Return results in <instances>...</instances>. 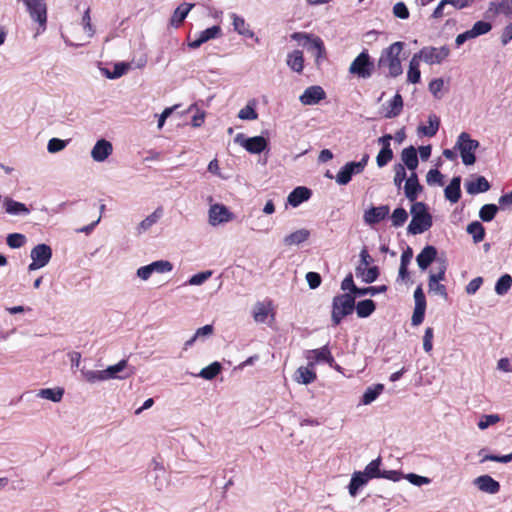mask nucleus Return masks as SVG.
Returning a JSON list of instances; mask_svg holds the SVG:
<instances>
[{"mask_svg": "<svg viewBox=\"0 0 512 512\" xmlns=\"http://www.w3.org/2000/svg\"><path fill=\"white\" fill-rule=\"evenodd\" d=\"M404 43L397 41L383 49L378 59L377 66L383 69L387 77L396 78L403 73L400 54L403 51Z\"/></svg>", "mask_w": 512, "mask_h": 512, "instance_id": "1", "label": "nucleus"}, {"mask_svg": "<svg viewBox=\"0 0 512 512\" xmlns=\"http://www.w3.org/2000/svg\"><path fill=\"white\" fill-rule=\"evenodd\" d=\"M412 220L408 225L409 234L417 235L427 231L433 224L432 216L423 202H415L411 206Z\"/></svg>", "mask_w": 512, "mask_h": 512, "instance_id": "2", "label": "nucleus"}, {"mask_svg": "<svg viewBox=\"0 0 512 512\" xmlns=\"http://www.w3.org/2000/svg\"><path fill=\"white\" fill-rule=\"evenodd\" d=\"M355 309V297L345 293L333 298L331 320L334 326H338L343 318L350 315Z\"/></svg>", "mask_w": 512, "mask_h": 512, "instance_id": "3", "label": "nucleus"}, {"mask_svg": "<svg viewBox=\"0 0 512 512\" xmlns=\"http://www.w3.org/2000/svg\"><path fill=\"white\" fill-rule=\"evenodd\" d=\"M376 66L374 60L364 49L350 64L349 73L359 79H369L373 76Z\"/></svg>", "mask_w": 512, "mask_h": 512, "instance_id": "4", "label": "nucleus"}, {"mask_svg": "<svg viewBox=\"0 0 512 512\" xmlns=\"http://www.w3.org/2000/svg\"><path fill=\"white\" fill-rule=\"evenodd\" d=\"M478 147L479 142L472 139L471 136L466 132H462L458 136L455 146V148L460 152L462 162L467 166L475 163V151Z\"/></svg>", "mask_w": 512, "mask_h": 512, "instance_id": "5", "label": "nucleus"}, {"mask_svg": "<svg viewBox=\"0 0 512 512\" xmlns=\"http://www.w3.org/2000/svg\"><path fill=\"white\" fill-rule=\"evenodd\" d=\"M369 156L366 154L360 161H351L346 163L335 176V181L339 185H347L354 175L362 173L367 165Z\"/></svg>", "mask_w": 512, "mask_h": 512, "instance_id": "6", "label": "nucleus"}, {"mask_svg": "<svg viewBox=\"0 0 512 512\" xmlns=\"http://www.w3.org/2000/svg\"><path fill=\"white\" fill-rule=\"evenodd\" d=\"M450 48L447 45L441 47L424 46L419 50L422 61L430 66L442 64L450 56Z\"/></svg>", "mask_w": 512, "mask_h": 512, "instance_id": "7", "label": "nucleus"}, {"mask_svg": "<svg viewBox=\"0 0 512 512\" xmlns=\"http://www.w3.org/2000/svg\"><path fill=\"white\" fill-rule=\"evenodd\" d=\"M32 262L28 266L29 271H35L45 267L52 258V249L47 244L36 245L30 253Z\"/></svg>", "mask_w": 512, "mask_h": 512, "instance_id": "8", "label": "nucleus"}, {"mask_svg": "<svg viewBox=\"0 0 512 512\" xmlns=\"http://www.w3.org/2000/svg\"><path fill=\"white\" fill-rule=\"evenodd\" d=\"M173 264L168 260H157L137 269L136 275L143 281H147L153 273L165 274L173 270Z\"/></svg>", "mask_w": 512, "mask_h": 512, "instance_id": "9", "label": "nucleus"}, {"mask_svg": "<svg viewBox=\"0 0 512 512\" xmlns=\"http://www.w3.org/2000/svg\"><path fill=\"white\" fill-rule=\"evenodd\" d=\"M35 22L45 29L47 22V8L44 0H21Z\"/></svg>", "mask_w": 512, "mask_h": 512, "instance_id": "10", "label": "nucleus"}, {"mask_svg": "<svg viewBox=\"0 0 512 512\" xmlns=\"http://www.w3.org/2000/svg\"><path fill=\"white\" fill-rule=\"evenodd\" d=\"M235 142L239 143L243 148L252 154H260L268 146V142L263 136H254L244 139L243 134H238L235 137Z\"/></svg>", "mask_w": 512, "mask_h": 512, "instance_id": "11", "label": "nucleus"}, {"mask_svg": "<svg viewBox=\"0 0 512 512\" xmlns=\"http://www.w3.org/2000/svg\"><path fill=\"white\" fill-rule=\"evenodd\" d=\"M222 36V29L218 25H214L209 27L201 32L195 34V38L189 41L188 46L191 49H197L202 44L208 42L209 40L216 39Z\"/></svg>", "mask_w": 512, "mask_h": 512, "instance_id": "12", "label": "nucleus"}, {"mask_svg": "<svg viewBox=\"0 0 512 512\" xmlns=\"http://www.w3.org/2000/svg\"><path fill=\"white\" fill-rule=\"evenodd\" d=\"M306 358L308 360V363H310V366H315L316 364L319 363H327L330 366H332L335 361L328 345H324L321 348L307 351Z\"/></svg>", "mask_w": 512, "mask_h": 512, "instance_id": "13", "label": "nucleus"}, {"mask_svg": "<svg viewBox=\"0 0 512 512\" xmlns=\"http://www.w3.org/2000/svg\"><path fill=\"white\" fill-rule=\"evenodd\" d=\"M326 98V93L321 86L313 85L304 90L299 100L303 105H316Z\"/></svg>", "mask_w": 512, "mask_h": 512, "instance_id": "14", "label": "nucleus"}, {"mask_svg": "<svg viewBox=\"0 0 512 512\" xmlns=\"http://www.w3.org/2000/svg\"><path fill=\"white\" fill-rule=\"evenodd\" d=\"M232 219V213L228 208L221 204H214L209 209V223L217 226L221 223L229 222Z\"/></svg>", "mask_w": 512, "mask_h": 512, "instance_id": "15", "label": "nucleus"}, {"mask_svg": "<svg viewBox=\"0 0 512 512\" xmlns=\"http://www.w3.org/2000/svg\"><path fill=\"white\" fill-rule=\"evenodd\" d=\"M164 215L162 206H158L151 214L145 217L136 227V235L140 236L148 232Z\"/></svg>", "mask_w": 512, "mask_h": 512, "instance_id": "16", "label": "nucleus"}, {"mask_svg": "<svg viewBox=\"0 0 512 512\" xmlns=\"http://www.w3.org/2000/svg\"><path fill=\"white\" fill-rule=\"evenodd\" d=\"M113 152L111 142L106 139L98 140L91 150V157L96 162H104Z\"/></svg>", "mask_w": 512, "mask_h": 512, "instance_id": "17", "label": "nucleus"}, {"mask_svg": "<svg viewBox=\"0 0 512 512\" xmlns=\"http://www.w3.org/2000/svg\"><path fill=\"white\" fill-rule=\"evenodd\" d=\"M308 51L312 52L315 57V63L319 66L326 59V49L322 39L318 36L310 38L308 43H303Z\"/></svg>", "mask_w": 512, "mask_h": 512, "instance_id": "18", "label": "nucleus"}, {"mask_svg": "<svg viewBox=\"0 0 512 512\" xmlns=\"http://www.w3.org/2000/svg\"><path fill=\"white\" fill-rule=\"evenodd\" d=\"M390 212V208L387 205H381L378 207H371L364 213V221L368 225H375L380 221L384 220Z\"/></svg>", "mask_w": 512, "mask_h": 512, "instance_id": "19", "label": "nucleus"}, {"mask_svg": "<svg viewBox=\"0 0 512 512\" xmlns=\"http://www.w3.org/2000/svg\"><path fill=\"white\" fill-rule=\"evenodd\" d=\"M473 484L482 492L496 494L500 491V484L490 475H481L474 479Z\"/></svg>", "mask_w": 512, "mask_h": 512, "instance_id": "20", "label": "nucleus"}, {"mask_svg": "<svg viewBox=\"0 0 512 512\" xmlns=\"http://www.w3.org/2000/svg\"><path fill=\"white\" fill-rule=\"evenodd\" d=\"M151 470L149 472V480L153 479V485L156 487L157 490H162L163 487L166 485V471L164 467L158 463L157 461L153 460L150 466Z\"/></svg>", "mask_w": 512, "mask_h": 512, "instance_id": "21", "label": "nucleus"}, {"mask_svg": "<svg viewBox=\"0 0 512 512\" xmlns=\"http://www.w3.org/2000/svg\"><path fill=\"white\" fill-rule=\"evenodd\" d=\"M421 191L422 186L419 184L418 176L415 171H412L404 185L405 196L409 201L413 202L417 199Z\"/></svg>", "mask_w": 512, "mask_h": 512, "instance_id": "22", "label": "nucleus"}, {"mask_svg": "<svg viewBox=\"0 0 512 512\" xmlns=\"http://www.w3.org/2000/svg\"><path fill=\"white\" fill-rule=\"evenodd\" d=\"M437 257V249L427 245L417 255L416 261L421 270H426Z\"/></svg>", "mask_w": 512, "mask_h": 512, "instance_id": "23", "label": "nucleus"}, {"mask_svg": "<svg viewBox=\"0 0 512 512\" xmlns=\"http://www.w3.org/2000/svg\"><path fill=\"white\" fill-rule=\"evenodd\" d=\"M310 197L311 190L306 187L299 186L290 192L287 198V202L292 207H298L300 204L307 201Z\"/></svg>", "mask_w": 512, "mask_h": 512, "instance_id": "24", "label": "nucleus"}, {"mask_svg": "<svg viewBox=\"0 0 512 512\" xmlns=\"http://www.w3.org/2000/svg\"><path fill=\"white\" fill-rule=\"evenodd\" d=\"M461 177L455 176L444 189L445 198L451 203H457L461 198Z\"/></svg>", "mask_w": 512, "mask_h": 512, "instance_id": "25", "label": "nucleus"}, {"mask_svg": "<svg viewBox=\"0 0 512 512\" xmlns=\"http://www.w3.org/2000/svg\"><path fill=\"white\" fill-rule=\"evenodd\" d=\"M465 188L468 194L476 195L488 191L490 189V184L485 177L478 176L474 180L467 181L465 183Z\"/></svg>", "mask_w": 512, "mask_h": 512, "instance_id": "26", "label": "nucleus"}, {"mask_svg": "<svg viewBox=\"0 0 512 512\" xmlns=\"http://www.w3.org/2000/svg\"><path fill=\"white\" fill-rule=\"evenodd\" d=\"M294 379L297 383L305 385L314 382L316 379L314 366H310V363H308L307 366L299 367L295 372Z\"/></svg>", "mask_w": 512, "mask_h": 512, "instance_id": "27", "label": "nucleus"}, {"mask_svg": "<svg viewBox=\"0 0 512 512\" xmlns=\"http://www.w3.org/2000/svg\"><path fill=\"white\" fill-rule=\"evenodd\" d=\"M272 312L271 301L257 302L253 307V318L257 323H265Z\"/></svg>", "mask_w": 512, "mask_h": 512, "instance_id": "28", "label": "nucleus"}, {"mask_svg": "<svg viewBox=\"0 0 512 512\" xmlns=\"http://www.w3.org/2000/svg\"><path fill=\"white\" fill-rule=\"evenodd\" d=\"M401 160L404 167L406 166L410 171H415L419 164L416 148L414 146L404 148L401 152Z\"/></svg>", "mask_w": 512, "mask_h": 512, "instance_id": "29", "label": "nucleus"}, {"mask_svg": "<svg viewBox=\"0 0 512 512\" xmlns=\"http://www.w3.org/2000/svg\"><path fill=\"white\" fill-rule=\"evenodd\" d=\"M287 66L296 73H302L304 69V56L300 50H294L287 55Z\"/></svg>", "mask_w": 512, "mask_h": 512, "instance_id": "30", "label": "nucleus"}, {"mask_svg": "<svg viewBox=\"0 0 512 512\" xmlns=\"http://www.w3.org/2000/svg\"><path fill=\"white\" fill-rule=\"evenodd\" d=\"M309 237L310 231L308 229L302 228L286 235L283 239V243L286 246L300 245L307 241Z\"/></svg>", "mask_w": 512, "mask_h": 512, "instance_id": "31", "label": "nucleus"}, {"mask_svg": "<svg viewBox=\"0 0 512 512\" xmlns=\"http://www.w3.org/2000/svg\"><path fill=\"white\" fill-rule=\"evenodd\" d=\"M403 109V99L399 93H396L392 100L388 103L384 117L391 119L395 118L402 112Z\"/></svg>", "mask_w": 512, "mask_h": 512, "instance_id": "32", "label": "nucleus"}, {"mask_svg": "<svg viewBox=\"0 0 512 512\" xmlns=\"http://www.w3.org/2000/svg\"><path fill=\"white\" fill-rule=\"evenodd\" d=\"M230 17L232 18L233 28L234 30L245 37L252 38L254 37V32L250 30L249 25L246 23L245 19L241 16H238L235 13H231Z\"/></svg>", "mask_w": 512, "mask_h": 512, "instance_id": "33", "label": "nucleus"}, {"mask_svg": "<svg viewBox=\"0 0 512 512\" xmlns=\"http://www.w3.org/2000/svg\"><path fill=\"white\" fill-rule=\"evenodd\" d=\"M5 211L11 215H28L30 210L25 204L17 202L11 198H6L4 201Z\"/></svg>", "mask_w": 512, "mask_h": 512, "instance_id": "34", "label": "nucleus"}, {"mask_svg": "<svg viewBox=\"0 0 512 512\" xmlns=\"http://www.w3.org/2000/svg\"><path fill=\"white\" fill-rule=\"evenodd\" d=\"M489 11L494 14H502L507 17L512 16V0L492 1L489 4Z\"/></svg>", "mask_w": 512, "mask_h": 512, "instance_id": "35", "label": "nucleus"}, {"mask_svg": "<svg viewBox=\"0 0 512 512\" xmlns=\"http://www.w3.org/2000/svg\"><path fill=\"white\" fill-rule=\"evenodd\" d=\"M368 480V477L363 472H354L348 486L349 494L353 497L356 496L358 490L364 485H366Z\"/></svg>", "mask_w": 512, "mask_h": 512, "instance_id": "36", "label": "nucleus"}, {"mask_svg": "<svg viewBox=\"0 0 512 512\" xmlns=\"http://www.w3.org/2000/svg\"><path fill=\"white\" fill-rule=\"evenodd\" d=\"M64 395V389L57 387V388H44L38 390L36 396L42 399H47L52 402H60Z\"/></svg>", "mask_w": 512, "mask_h": 512, "instance_id": "37", "label": "nucleus"}, {"mask_svg": "<svg viewBox=\"0 0 512 512\" xmlns=\"http://www.w3.org/2000/svg\"><path fill=\"white\" fill-rule=\"evenodd\" d=\"M384 391L383 384H374L369 386L362 395L361 404L369 405L374 402L378 396Z\"/></svg>", "mask_w": 512, "mask_h": 512, "instance_id": "38", "label": "nucleus"}, {"mask_svg": "<svg viewBox=\"0 0 512 512\" xmlns=\"http://www.w3.org/2000/svg\"><path fill=\"white\" fill-rule=\"evenodd\" d=\"M193 4L182 3L180 4L174 11L171 17V24L175 27H178L184 19L187 17L190 10L193 8Z\"/></svg>", "mask_w": 512, "mask_h": 512, "instance_id": "39", "label": "nucleus"}, {"mask_svg": "<svg viewBox=\"0 0 512 512\" xmlns=\"http://www.w3.org/2000/svg\"><path fill=\"white\" fill-rule=\"evenodd\" d=\"M355 309H356L358 317L366 318V317H369L375 311L376 305L373 300L366 299V300L359 301L355 305Z\"/></svg>", "mask_w": 512, "mask_h": 512, "instance_id": "40", "label": "nucleus"}, {"mask_svg": "<svg viewBox=\"0 0 512 512\" xmlns=\"http://www.w3.org/2000/svg\"><path fill=\"white\" fill-rule=\"evenodd\" d=\"M213 333L212 325H205L196 330L194 335L184 343V349L190 348L197 340L210 336Z\"/></svg>", "mask_w": 512, "mask_h": 512, "instance_id": "41", "label": "nucleus"}, {"mask_svg": "<svg viewBox=\"0 0 512 512\" xmlns=\"http://www.w3.org/2000/svg\"><path fill=\"white\" fill-rule=\"evenodd\" d=\"M222 370V365L215 361L208 365L207 367L200 370L198 374H195L194 376L203 378L205 380H212L214 379Z\"/></svg>", "mask_w": 512, "mask_h": 512, "instance_id": "42", "label": "nucleus"}, {"mask_svg": "<svg viewBox=\"0 0 512 512\" xmlns=\"http://www.w3.org/2000/svg\"><path fill=\"white\" fill-rule=\"evenodd\" d=\"M439 125V118L436 115H430L428 118V126H419L418 131L425 136L433 137L436 135Z\"/></svg>", "mask_w": 512, "mask_h": 512, "instance_id": "43", "label": "nucleus"}, {"mask_svg": "<svg viewBox=\"0 0 512 512\" xmlns=\"http://www.w3.org/2000/svg\"><path fill=\"white\" fill-rule=\"evenodd\" d=\"M126 366H127V361L123 359V360L119 361L117 364L107 367L104 370V375H105L106 380L124 379L125 376H119L118 374L120 372H122L126 368Z\"/></svg>", "mask_w": 512, "mask_h": 512, "instance_id": "44", "label": "nucleus"}, {"mask_svg": "<svg viewBox=\"0 0 512 512\" xmlns=\"http://www.w3.org/2000/svg\"><path fill=\"white\" fill-rule=\"evenodd\" d=\"M467 232L475 243L481 242L485 237V228L479 221H473L467 226Z\"/></svg>", "mask_w": 512, "mask_h": 512, "instance_id": "45", "label": "nucleus"}, {"mask_svg": "<svg viewBox=\"0 0 512 512\" xmlns=\"http://www.w3.org/2000/svg\"><path fill=\"white\" fill-rule=\"evenodd\" d=\"M356 275L360 276L365 283H372L378 278L379 270L376 266L367 269L358 266L356 268Z\"/></svg>", "mask_w": 512, "mask_h": 512, "instance_id": "46", "label": "nucleus"}, {"mask_svg": "<svg viewBox=\"0 0 512 512\" xmlns=\"http://www.w3.org/2000/svg\"><path fill=\"white\" fill-rule=\"evenodd\" d=\"M381 466V458L378 457L372 460L364 469L363 473L368 477V479L380 478L382 470H380Z\"/></svg>", "mask_w": 512, "mask_h": 512, "instance_id": "47", "label": "nucleus"}, {"mask_svg": "<svg viewBox=\"0 0 512 512\" xmlns=\"http://www.w3.org/2000/svg\"><path fill=\"white\" fill-rule=\"evenodd\" d=\"M492 29V25L489 22L486 21H477L474 23L472 28L468 30L469 34L471 35L472 39L479 37L481 35H485L488 32H490Z\"/></svg>", "mask_w": 512, "mask_h": 512, "instance_id": "48", "label": "nucleus"}, {"mask_svg": "<svg viewBox=\"0 0 512 512\" xmlns=\"http://www.w3.org/2000/svg\"><path fill=\"white\" fill-rule=\"evenodd\" d=\"M498 210L499 208L495 204H485L479 211V217L484 222H490L495 218Z\"/></svg>", "mask_w": 512, "mask_h": 512, "instance_id": "49", "label": "nucleus"}, {"mask_svg": "<svg viewBox=\"0 0 512 512\" xmlns=\"http://www.w3.org/2000/svg\"><path fill=\"white\" fill-rule=\"evenodd\" d=\"M81 374L83 378L89 383H97L101 381H106L104 370H86L81 369Z\"/></svg>", "mask_w": 512, "mask_h": 512, "instance_id": "50", "label": "nucleus"}, {"mask_svg": "<svg viewBox=\"0 0 512 512\" xmlns=\"http://www.w3.org/2000/svg\"><path fill=\"white\" fill-rule=\"evenodd\" d=\"M512 285V277L509 274L501 276L495 284V292L498 295H505Z\"/></svg>", "mask_w": 512, "mask_h": 512, "instance_id": "51", "label": "nucleus"}, {"mask_svg": "<svg viewBox=\"0 0 512 512\" xmlns=\"http://www.w3.org/2000/svg\"><path fill=\"white\" fill-rule=\"evenodd\" d=\"M408 219L407 211L402 208H396L391 215L392 226L401 227Z\"/></svg>", "mask_w": 512, "mask_h": 512, "instance_id": "52", "label": "nucleus"}, {"mask_svg": "<svg viewBox=\"0 0 512 512\" xmlns=\"http://www.w3.org/2000/svg\"><path fill=\"white\" fill-rule=\"evenodd\" d=\"M213 272L211 270L203 271L197 274H194L191 276L188 281L185 283V285L190 286H199L202 285L204 282H206L211 276Z\"/></svg>", "mask_w": 512, "mask_h": 512, "instance_id": "53", "label": "nucleus"}, {"mask_svg": "<svg viewBox=\"0 0 512 512\" xmlns=\"http://www.w3.org/2000/svg\"><path fill=\"white\" fill-rule=\"evenodd\" d=\"M500 420L501 418L498 414L482 415L478 421L477 426L480 430H485L490 426L498 423Z\"/></svg>", "mask_w": 512, "mask_h": 512, "instance_id": "54", "label": "nucleus"}, {"mask_svg": "<svg viewBox=\"0 0 512 512\" xmlns=\"http://www.w3.org/2000/svg\"><path fill=\"white\" fill-rule=\"evenodd\" d=\"M428 288H429V292L439 295L444 299L448 298L446 286L441 284L440 282L435 281L434 278L429 279Z\"/></svg>", "mask_w": 512, "mask_h": 512, "instance_id": "55", "label": "nucleus"}, {"mask_svg": "<svg viewBox=\"0 0 512 512\" xmlns=\"http://www.w3.org/2000/svg\"><path fill=\"white\" fill-rule=\"evenodd\" d=\"M7 245L16 249L22 247L26 242V237L20 233H11L6 238Z\"/></svg>", "mask_w": 512, "mask_h": 512, "instance_id": "56", "label": "nucleus"}, {"mask_svg": "<svg viewBox=\"0 0 512 512\" xmlns=\"http://www.w3.org/2000/svg\"><path fill=\"white\" fill-rule=\"evenodd\" d=\"M81 24L83 26L84 31L87 33V36L89 38L93 37L95 34V29L91 23L90 8H86V10L84 11Z\"/></svg>", "mask_w": 512, "mask_h": 512, "instance_id": "57", "label": "nucleus"}, {"mask_svg": "<svg viewBox=\"0 0 512 512\" xmlns=\"http://www.w3.org/2000/svg\"><path fill=\"white\" fill-rule=\"evenodd\" d=\"M393 158L392 149H381L376 157L377 166L382 168L386 166Z\"/></svg>", "mask_w": 512, "mask_h": 512, "instance_id": "58", "label": "nucleus"}, {"mask_svg": "<svg viewBox=\"0 0 512 512\" xmlns=\"http://www.w3.org/2000/svg\"><path fill=\"white\" fill-rule=\"evenodd\" d=\"M69 140L52 138L48 141L47 150L49 153H57L62 151L68 144Z\"/></svg>", "mask_w": 512, "mask_h": 512, "instance_id": "59", "label": "nucleus"}, {"mask_svg": "<svg viewBox=\"0 0 512 512\" xmlns=\"http://www.w3.org/2000/svg\"><path fill=\"white\" fill-rule=\"evenodd\" d=\"M238 117L241 120H256L258 118V114L253 105L247 104L239 111Z\"/></svg>", "mask_w": 512, "mask_h": 512, "instance_id": "60", "label": "nucleus"}, {"mask_svg": "<svg viewBox=\"0 0 512 512\" xmlns=\"http://www.w3.org/2000/svg\"><path fill=\"white\" fill-rule=\"evenodd\" d=\"M404 478L407 479L411 484L415 486L428 485L431 483V479L425 476H420L414 473H408L404 475Z\"/></svg>", "mask_w": 512, "mask_h": 512, "instance_id": "61", "label": "nucleus"}, {"mask_svg": "<svg viewBox=\"0 0 512 512\" xmlns=\"http://www.w3.org/2000/svg\"><path fill=\"white\" fill-rule=\"evenodd\" d=\"M386 290H387V286H385V285L359 288L356 296H364L367 294H369L371 296H375L377 294L386 292Z\"/></svg>", "mask_w": 512, "mask_h": 512, "instance_id": "62", "label": "nucleus"}, {"mask_svg": "<svg viewBox=\"0 0 512 512\" xmlns=\"http://www.w3.org/2000/svg\"><path fill=\"white\" fill-rule=\"evenodd\" d=\"M394 172H395V175H394V184L398 187V188H401L402 186V183L403 181H405L407 178V175H406V170H405V167L404 165L402 164H396L394 166Z\"/></svg>", "mask_w": 512, "mask_h": 512, "instance_id": "63", "label": "nucleus"}, {"mask_svg": "<svg viewBox=\"0 0 512 512\" xmlns=\"http://www.w3.org/2000/svg\"><path fill=\"white\" fill-rule=\"evenodd\" d=\"M426 181L429 185H443V175L438 169H431L427 173Z\"/></svg>", "mask_w": 512, "mask_h": 512, "instance_id": "64", "label": "nucleus"}]
</instances>
